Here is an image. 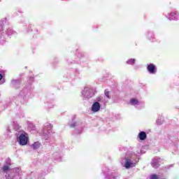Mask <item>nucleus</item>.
I'll return each mask as SVG.
<instances>
[{"mask_svg": "<svg viewBox=\"0 0 179 179\" xmlns=\"http://www.w3.org/2000/svg\"><path fill=\"white\" fill-rule=\"evenodd\" d=\"M19 144L21 146H24L29 142V134L25 131H22L18 137Z\"/></svg>", "mask_w": 179, "mask_h": 179, "instance_id": "f257e3e1", "label": "nucleus"}, {"mask_svg": "<svg viewBox=\"0 0 179 179\" xmlns=\"http://www.w3.org/2000/svg\"><path fill=\"white\" fill-rule=\"evenodd\" d=\"M147 69L148 72L151 74H155L157 72V70L156 69V66L153 64H150L148 66Z\"/></svg>", "mask_w": 179, "mask_h": 179, "instance_id": "f03ea898", "label": "nucleus"}, {"mask_svg": "<svg viewBox=\"0 0 179 179\" xmlns=\"http://www.w3.org/2000/svg\"><path fill=\"white\" fill-rule=\"evenodd\" d=\"M92 110L94 111V113H97V111L100 110V103L98 101L94 102L92 105Z\"/></svg>", "mask_w": 179, "mask_h": 179, "instance_id": "7ed1b4c3", "label": "nucleus"}, {"mask_svg": "<svg viewBox=\"0 0 179 179\" xmlns=\"http://www.w3.org/2000/svg\"><path fill=\"white\" fill-rule=\"evenodd\" d=\"M138 138H140V141H145L148 138V135L145 131H141L138 135Z\"/></svg>", "mask_w": 179, "mask_h": 179, "instance_id": "20e7f679", "label": "nucleus"}, {"mask_svg": "<svg viewBox=\"0 0 179 179\" xmlns=\"http://www.w3.org/2000/svg\"><path fill=\"white\" fill-rule=\"evenodd\" d=\"M40 146H41V143L39 142H35L34 144L31 145V148L34 150H37V149H39Z\"/></svg>", "mask_w": 179, "mask_h": 179, "instance_id": "39448f33", "label": "nucleus"}, {"mask_svg": "<svg viewBox=\"0 0 179 179\" xmlns=\"http://www.w3.org/2000/svg\"><path fill=\"white\" fill-rule=\"evenodd\" d=\"M130 104L131 106H136V105L139 104V101L136 99L133 98V99H130Z\"/></svg>", "mask_w": 179, "mask_h": 179, "instance_id": "423d86ee", "label": "nucleus"}, {"mask_svg": "<svg viewBox=\"0 0 179 179\" xmlns=\"http://www.w3.org/2000/svg\"><path fill=\"white\" fill-rule=\"evenodd\" d=\"M131 164H132V162H131V159H126V163H125L126 169H130Z\"/></svg>", "mask_w": 179, "mask_h": 179, "instance_id": "0eeeda50", "label": "nucleus"}, {"mask_svg": "<svg viewBox=\"0 0 179 179\" xmlns=\"http://www.w3.org/2000/svg\"><path fill=\"white\" fill-rule=\"evenodd\" d=\"M10 169V166H9L8 165H4L2 170H3V171H4V173H6Z\"/></svg>", "mask_w": 179, "mask_h": 179, "instance_id": "6e6552de", "label": "nucleus"}, {"mask_svg": "<svg viewBox=\"0 0 179 179\" xmlns=\"http://www.w3.org/2000/svg\"><path fill=\"white\" fill-rule=\"evenodd\" d=\"M104 93H105V96H106L108 99H110V92L107 90H105Z\"/></svg>", "mask_w": 179, "mask_h": 179, "instance_id": "1a4fd4ad", "label": "nucleus"}, {"mask_svg": "<svg viewBox=\"0 0 179 179\" xmlns=\"http://www.w3.org/2000/svg\"><path fill=\"white\" fill-rule=\"evenodd\" d=\"M150 179H159V177L157 176V175L153 174V175H152Z\"/></svg>", "mask_w": 179, "mask_h": 179, "instance_id": "9d476101", "label": "nucleus"}, {"mask_svg": "<svg viewBox=\"0 0 179 179\" xmlns=\"http://www.w3.org/2000/svg\"><path fill=\"white\" fill-rule=\"evenodd\" d=\"M71 128H75L76 127V123H73L70 125Z\"/></svg>", "mask_w": 179, "mask_h": 179, "instance_id": "9b49d317", "label": "nucleus"}, {"mask_svg": "<svg viewBox=\"0 0 179 179\" xmlns=\"http://www.w3.org/2000/svg\"><path fill=\"white\" fill-rule=\"evenodd\" d=\"M174 15H177V13H176V12L175 13H171V16H174Z\"/></svg>", "mask_w": 179, "mask_h": 179, "instance_id": "f8f14e48", "label": "nucleus"}, {"mask_svg": "<svg viewBox=\"0 0 179 179\" xmlns=\"http://www.w3.org/2000/svg\"><path fill=\"white\" fill-rule=\"evenodd\" d=\"M3 78V76H2V74L0 73V81L2 80Z\"/></svg>", "mask_w": 179, "mask_h": 179, "instance_id": "ddd939ff", "label": "nucleus"}, {"mask_svg": "<svg viewBox=\"0 0 179 179\" xmlns=\"http://www.w3.org/2000/svg\"><path fill=\"white\" fill-rule=\"evenodd\" d=\"M133 62H135V59H133Z\"/></svg>", "mask_w": 179, "mask_h": 179, "instance_id": "4468645a", "label": "nucleus"}]
</instances>
